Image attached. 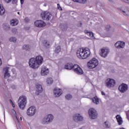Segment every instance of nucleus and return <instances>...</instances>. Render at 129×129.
<instances>
[{
  "mask_svg": "<svg viewBox=\"0 0 129 129\" xmlns=\"http://www.w3.org/2000/svg\"><path fill=\"white\" fill-rule=\"evenodd\" d=\"M5 71L4 77L5 78H9L11 76L10 73H9V67L4 68L3 69Z\"/></svg>",
  "mask_w": 129,
  "mask_h": 129,
  "instance_id": "obj_19",
  "label": "nucleus"
},
{
  "mask_svg": "<svg viewBox=\"0 0 129 129\" xmlns=\"http://www.w3.org/2000/svg\"><path fill=\"white\" fill-rule=\"evenodd\" d=\"M20 3L22 5H23L24 3H25V0H20Z\"/></svg>",
  "mask_w": 129,
  "mask_h": 129,
  "instance_id": "obj_43",
  "label": "nucleus"
},
{
  "mask_svg": "<svg viewBox=\"0 0 129 129\" xmlns=\"http://www.w3.org/2000/svg\"><path fill=\"white\" fill-rule=\"evenodd\" d=\"M24 21L26 23H28V22H30V20L28 18H25V19H24Z\"/></svg>",
  "mask_w": 129,
  "mask_h": 129,
  "instance_id": "obj_40",
  "label": "nucleus"
},
{
  "mask_svg": "<svg viewBox=\"0 0 129 129\" xmlns=\"http://www.w3.org/2000/svg\"><path fill=\"white\" fill-rule=\"evenodd\" d=\"M3 64V62H2V59L0 58V66Z\"/></svg>",
  "mask_w": 129,
  "mask_h": 129,
  "instance_id": "obj_45",
  "label": "nucleus"
},
{
  "mask_svg": "<svg viewBox=\"0 0 129 129\" xmlns=\"http://www.w3.org/2000/svg\"><path fill=\"white\" fill-rule=\"evenodd\" d=\"M43 43L45 46V47H46L47 48H49V46H50V44H49V42L47 41V40H44L43 41Z\"/></svg>",
  "mask_w": 129,
  "mask_h": 129,
  "instance_id": "obj_28",
  "label": "nucleus"
},
{
  "mask_svg": "<svg viewBox=\"0 0 129 129\" xmlns=\"http://www.w3.org/2000/svg\"><path fill=\"white\" fill-rule=\"evenodd\" d=\"M53 93L55 97H59V96L62 94V91H61V89H54L53 90Z\"/></svg>",
  "mask_w": 129,
  "mask_h": 129,
  "instance_id": "obj_18",
  "label": "nucleus"
},
{
  "mask_svg": "<svg viewBox=\"0 0 129 129\" xmlns=\"http://www.w3.org/2000/svg\"><path fill=\"white\" fill-rule=\"evenodd\" d=\"M89 115L92 119L97 118V112L94 108H90L88 111Z\"/></svg>",
  "mask_w": 129,
  "mask_h": 129,
  "instance_id": "obj_6",
  "label": "nucleus"
},
{
  "mask_svg": "<svg viewBox=\"0 0 129 129\" xmlns=\"http://www.w3.org/2000/svg\"><path fill=\"white\" fill-rule=\"evenodd\" d=\"M104 127H109V125H108V123L107 122H104Z\"/></svg>",
  "mask_w": 129,
  "mask_h": 129,
  "instance_id": "obj_34",
  "label": "nucleus"
},
{
  "mask_svg": "<svg viewBox=\"0 0 129 129\" xmlns=\"http://www.w3.org/2000/svg\"><path fill=\"white\" fill-rule=\"evenodd\" d=\"M57 9L58 10L62 11V8H61V6H60V4H57Z\"/></svg>",
  "mask_w": 129,
  "mask_h": 129,
  "instance_id": "obj_37",
  "label": "nucleus"
},
{
  "mask_svg": "<svg viewBox=\"0 0 129 129\" xmlns=\"http://www.w3.org/2000/svg\"><path fill=\"white\" fill-rule=\"evenodd\" d=\"M23 50H26V51H30V46H29L28 45H23Z\"/></svg>",
  "mask_w": 129,
  "mask_h": 129,
  "instance_id": "obj_26",
  "label": "nucleus"
},
{
  "mask_svg": "<svg viewBox=\"0 0 129 129\" xmlns=\"http://www.w3.org/2000/svg\"><path fill=\"white\" fill-rule=\"evenodd\" d=\"M36 91L35 93L37 95H39L40 93H42L43 92V87H42V85L39 84H36Z\"/></svg>",
  "mask_w": 129,
  "mask_h": 129,
  "instance_id": "obj_15",
  "label": "nucleus"
},
{
  "mask_svg": "<svg viewBox=\"0 0 129 129\" xmlns=\"http://www.w3.org/2000/svg\"><path fill=\"white\" fill-rule=\"evenodd\" d=\"M18 15H20V12H18Z\"/></svg>",
  "mask_w": 129,
  "mask_h": 129,
  "instance_id": "obj_48",
  "label": "nucleus"
},
{
  "mask_svg": "<svg viewBox=\"0 0 129 129\" xmlns=\"http://www.w3.org/2000/svg\"><path fill=\"white\" fill-rule=\"evenodd\" d=\"M27 104V97L25 96H21L18 100V105L20 109H24Z\"/></svg>",
  "mask_w": 129,
  "mask_h": 129,
  "instance_id": "obj_4",
  "label": "nucleus"
},
{
  "mask_svg": "<svg viewBox=\"0 0 129 129\" xmlns=\"http://www.w3.org/2000/svg\"><path fill=\"white\" fill-rule=\"evenodd\" d=\"M115 85V81L112 79H107L106 82V86L108 88H111V87H114Z\"/></svg>",
  "mask_w": 129,
  "mask_h": 129,
  "instance_id": "obj_10",
  "label": "nucleus"
},
{
  "mask_svg": "<svg viewBox=\"0 0 129 129\" xmlns=\"http://www.w3.org/2000/svg\"><path fill=\"white\" fill-rule=\"evenodd\" d=\"M87 35L88 36H89V37H91V38H92V37H93L94 36L93 33H92V32H89Z\"/></svg>",
  "mask_w": 129,
  "mask_h": 129,
  "instance_id": "obj_33",
  "label": "nucleus"
},
{
  "mask_svg": "<svg viewBox=\"0 0 129 129\" xmlns=\"http://www.w3.org/2000/svg\"><path fill=\"white\" fill-rule=\"evenodd\" d=\"M41 74L43 76H45V75H48V74H49V69L47 68L46 67H43L41 68Z\"/></svg>",
  "mask_w": 129,
  "mask_h": 129,
  "instance_id": "obj_17",
  "label": "nucleus"
},
{
  "mask_svg": "<svg viewBox=\"0 0 129 129\" xmlns=\"http://www.w3.org/2000/svg\"><path fill=\"white\" fill-rule=\"evenodd\" d=\"M109 53V49L107 47H103L101 49V51L100 52V55L101 57L103 58H105V57L107 56L108 53Z\"/></svg>",
  "mask_w": 129,
  "mask_h": 129,
  "instance_id": "obj_9",
  "label": "nucleus"
},
{
  "mask_svg": "<svg viewBox=\"0 0 129 129\" xmlns=\"http://www.w3.org/2000/svg\"><path fill=\"white\" fill-rule=\"evenodd\" d=\"M73 119L76 122H78V121H82L83 120V117L80 113H77L74 115Z\"/></svg>",
  "mask_w": 129,
  "mask_h": 129,
  "instance_id": "obj_13",
  "label": "nucleus"
},
{
  "mask_svg": "<svg viewBox=\"0 0 129 129\" xmlns=\"http://www.w3.org/2000/svg\"><path fill=\"white\" fill-rule=\"evenodd\" d=\"M34 25L37 28H44L46 26V23L42 20H37L34 22Z\"/></svg>",
  "mask_w": 129,
  "mask_h": 129,
  "instance_id": "obj_12",
  "label": "nucleus"
},
{
  "mask_svg": "<svg viewBox=\"0 0 129 129\" xmlns=\"http://www.w3.org/2000/svg\"><path fill=\"white\" fill-rule=\"evenodd\" d=\"M47 84H52L53 83V79L52 78H48L46 80Z\"/></svg>",
  "mask_w": 129,
  "mask_h": 129,
  "instance_id": "obj_25",
  "label": "nucleus"
},
{
  "mask_svg": "<svg viewBox=\"0 0 129 129\" xmlns=\"http://www.w3.org/2000/svg\"><path fill=\"white\" fill-rule=\"evenodd\" d=\"M10 102L12 104L13 107H16V105H15V104H14V102L12 100L10 99Z\"/></svg>",
  "mask_w": 129,
  "mask_h": 129,
  "instance_id": "obj_39",
  "label": "nucleus"
},
{
  "mask_svg": "<svg viewBox=\"0 0 129 129\" xmlns=\"http://www.w3.org/2000/svg\"><path fill=\"white\" fill-rule=\"evenodd\" d=\"M118 90L122 93L125 92V91L127 90V85L122 83L121 85L119 86Z\"/></svg>",
  "mask_w": 129,
  "mask_h": 129,
  "instance_id": "obj_14",
  "label": "nucleus"
},
{
  "mask_svg": "<svg viewBox=\"0 0 129 129\" xmlns=\"http://www.w3.org/2000/svg\"><path fill=\"white\" fill-rule=\"evenodd\" d=\"M90 54V49L87 47L80 48L77 50V56L79 59L81 60L88 58Z\"/></svg>",
  "mask_w": 129,
  "mask_h": 129,
  "instance_id": "obj_2",
  "label": "nucleus"
},
{
  "mask_svg": "<svg viewBox=\"0 0 129 129\" xmlns=\"http://www.w3.org/2000/svg\"><path fill=\"white\" fill-rule=\"evenodd\" d=\"M124 3H127L128 2V0H123Z\"/></svg>",
  "mask_w": 129,
  "mask_h": 129,
  "instance_id": "obj_46",
  "label": "nucleus"
},
{
  "mask_svg": "<svg viewBox=\"0 0 129 129\" xmlns=\"http://www.w3.org/2000/svg\"><path fill=\"white\" fill-rule=\"evenodd\" d=\"M10 42H14V43L17 42V38L16 37H12L9 39Z\"/></svg>",
  "mask_w": 129,
  "mask_h": 129,
  "instance_id": "obj_31",
  "label": "nucleus"
},
{
  "mask_svg": "<svg viewBox=\"0 0 129 129\" xmlns=\"http://www.w3.org/2000/svg\"><path fill=\"white\" fill-rule=\"evenodd\" d=\"M122 13H123L124 16H128V13L129 12H127V13H125V12L122 11Z\"/></svg>",
  "mask_w": 129,
  "mask_h": 129,
  "instance_id": "obj_41",
  "label": "nucleus"
},
{
  "mask_svg": "<svg viewBox=\"0 0 129 129\" xmlns=\"http://www.w3.org/2000/svg\"><path fill=\"white\" fill-rule=\"evenodd\" d=\"M84 32L85 33V34H87V35H88V34H89V31H88V30H85L84 31Z\"/></svg>",
  "mask_w": 129,
  "mask_h": 129,
  "instance_id": "obj_42",
  "label": "nucleus"
},
{
  "mask_svg": "<svg viewBox=\"0 0 129 129\" xmlns=\"http://www.w3.org/2000/svg\"><path fill=\"white\" fill-rule=\"evenodd\" d=\"M13 116L14 117H15V118L17 119V120H18V121H19V118H18V116L17 115V113L16 112V111L15 110H13Z\"/></svg>",
  "mask_w": 129,
  "mask_h": 129,
  "instance_id": "obj_27",
  "label": "nucleus"
},
{
  "mask_svg": "<svg viewBox=\"0 0 129 129\" xmlns=\"http://www.w3.org/2000/svg\"><path fill=\"white\" fill-rule=\"evenodd\" d=\"M116 119H117V121L119 125H121V124H122V118H121L120 115H117L116 116Z\"/></svg>",
  "mask_w": 129,
  "mask_h": 129,
  "instance_id": "obj_20",
  "label": "nucleus"
},
{
  "mask_svg": "<svg viewBox=\"0 0 129 129\" xmlns=\"http://www.w3.org/2000/svg\"><path fill=\"white\" fill-rule=\"evenodd\" d=\"M125 46V43L123 41H118L115 44V47L117 49H120V48H124Z\"/></svg>",
  "mask_w": 129,
  "mask_h": 129,
  "instance_id": "obj_16",
  "label": "nucleus"
},
{
  "mask_svg": "<svg viewBox=\"0 0 129 129\" xmlns=\"http://www.w3.org/2000/svg\"><path fill=\"white\" fill-rule=\"evenodd\" d=\"M81 26H82V23H80V27H81Z\"/></svg>",
  "mask_w": 129,
  "mask_h": 129,
  "instance_id": "obj_47",
  "label": "nucleus"
},
{
  "mask_svg": "<svg viewBox=\"0 0 129 129\" xmlns=\"http://www.w3.org/2000/svg\"><path fill=\"white\" fill-rule=\"evenodd\" d=\"M74 3H79V4H86L87 0H72Z\"/></svg>",
  "mask_w": 129,
  "mask_h": 129,
  "instance_id": "obj_24",
  "label": "nucleus"
},
{
  "mask_svg": "<svg viewBox=\"0 0 129 129\" xmlns=\"http://www.w3.org/2000/svg\"><path fill=\"white\" fill-rule=\"evenodd\" d=\"M37 111L36 107L34 106L30 107L27 110L26 113L29 116H33Z\"/></svg>",
  "mask_w": 129,
  "mask_h": 129,
  "instance_id": "obj_7",
  "label": "nucleus"
},
{
  "mask_svg": "<svg viewBox=\"0 0 129 129\" xmlns=\"http://www.w3.org/2000/svg\"><path fill=\"white\" fill-rule=\"evenodd\" d=\"M72 95H71V94H67L66 96V98L67 99V100H70L71 99H72Z\"/></svg>",
  "mask_w": 129,
  "mask_h": 129,
  "instance_id": "obj_30",
  "label": "nucleus"
},
{
  "mask_svg": "<svg viewBox=\"0 0 129 129\" xmlns=\"http://www.w3.org/2000/svg\"><path fill=\"white\" fill-rule=\"evenodd\" d=\"M54 119V117L52 114H48L46 118H44L43 119V124H48V122H50Z\"/></svg>",
  "mask_w": 129,
  "mask_h": 129,
  "instance_id": "obj_11",
  "label": "nucleus"
},
{
  "mask_svg": "<svg viewBox=\"0 0 129 129\" xmlns=\"http://www.w3.org/2000/svg\"><path fill=\"white\" fill-rule=\"evenodd\" d=\"M64 68L68 70H71L73 69L74 72L77 73V74H78V75H82V74H83V70H82V69L80 68V66L78 64H74L73 66V64L71 62L68 63L64 66Z\"/></svg>",
  "mask_w": 129,
  "mask_h": 129,
  "instance_id": "obj_3",
  "label": "nucleus"
},
{
  "mask_svg": "<svg viewBox=\"0 0 129 129\" xmlns=\"http://www.w3.org/2000/svg\"><path fill=\"white\" fill-rule=\"evenodd\" d=\"M12 4L13 5H17L18 4V0H12Z\"/></svg>",
  "mask_w": 129,
  "mask_h": 129,
  "instance_id": "obj_35",
  "label": "nucleus"
},
{
  "mask_svg": "<svg viewBox=\"0 0 129 129\" xmlns=\"http://www.w3.org/2000/svg\"><path fill=\"white\" fill-rule=\"evenodd\" d=\"M68 28V25H67V24L64 25H63L62 31H66V30H67Z\"/></svg>",
  "mask_w": 129,
  "mask_h": 129,
  "instance_id": "obj_32",
  "label": "nucleus"
},
{
  "mask_svg": "<svg viewBox=\"0 0 129 129\" xmlns=\"http://www.w3.org/2000/svg\"><path fill=\"white\" fill-rule=\"evenodd\" d=\"M19 24V21L17 19H13L11 21V26H17Z\"/></svg>",
  "mask_w": 129,
  "mask_h": 129,
  "instance_id": "obj_22",
  "label": "nucleus"
},
{
  "mask_svg": "<svg viewBox=\"0 0 129 129\" xmlns=\"http://www.w3.org/2000/svg\"><path fill=\"white\" fill-rule=\"evenodd\" d=\"M4 14H6V9H5L4 6L0 4V16H4Z\"/></svg>",
  "mask_w": 129,
  "mask_h": 129,
  "instance_id": "obj_21",
  "label": "nucleus"
},
{
  "mask_svg": "<svg viewBox=\"0 0 129 129\" xmlns=\"http://www.w3.org/2000/svg\"><path fill=\"white\" fill-rule=\"evenodd\" d=\"M106 31H108L110 29V25H108L105 27Z\"/></svg>",
  "mask_w": 129,
  "mask_h": 129,
  "instance_id": "obj_36",
  "label": "nucleus"
},
{
  "mask_svg": "<svg viewBox=\"0 0 129 129\" xmlns=\"http://www.w3.org/2000/svg\"><path fill=\"white\" fill-rule=\"evenodd\" d=\"M44 58L41 55H38L36 58H31L29 60V64L30 67L33 69H38L40 65H42Z\"/></svg>",
  "mask_w": 129,
  "mask_h": 129,
  "instance_id": "obj_1",
  "label": "nucleus"
},
{
  "mask_svg": "<svg viewBox=\"0 0 129 129\" xmlns=\"http://www.w3.org/2000/svg\"><path fill=\"white\" fill-rule=\"evenodd\" d=\"M61 51V47L60 46H58L57 47H56L55 50V53H59Z\"/></svg>",
  "mask_w": 129,
  "mask_h": 129,
  "instance_id": "obj_29",
  "label": "nucleus"
},
{
  "mask_svg": "<svg viewBox=\"0 0 129 129\" xmlns=\"http://www.w3.org/2000/svg\"><path fill=\"white\" fill-rule=\"evenodd\" d=\"M97 65H98V60L95 58H93L88 63V67L90 69L95 68Z\"/></svg>",
  "mask_w": 129,
  "mask_h": 129,
  "instance_id": "obj_5",
  "label": "nucleus"
},
{
  "mask_svg": "<svg viewBox=\"0 0 129 129\" xmlns=\"http://www.w3.org/2000/svg\"><path fill=\"white\" fill-rule=\"evenodd\" d=\"M12 1V0H4V2H5L6 4H10Z\"/></svg>",
  "mask_w": 129,
  "mask_h": 129,
  "instance_id": "obj_38",
  "label": "nucleus"
},
{
  "mask_svg": "<svg viewBox=\"0 0 129 129\" xmlns=\"http://www.w3.org/2000/svg\"><path fill=\"white\" fill-rule=\"evenodd\" d=\"M41 17L42 20H47V21H49V20L51 19L52 15L47 11H44L41 13Z\"/></svg>",
  "mask_w": 129,
  "mask_h": 129,
  "instance_id": "obj_8",
  "label": "nucleus"
},
{
  "mask_svg": "<svg viewBox=\"0 0 129 129\" xmlns=\"http://www.w3.org/2000/svg\"><path fill=\"white\" fill-rule=\"evenodd\" d=\"M92 101L95 104H98L99 103V99L97 96H95L92 99Z\"/></svg>",
  "mask_w": 129,
  "mask_h": 129,
  "instance_id": "obj_23",
  "label": "nucleus"
},
{
  "mask_svg": "<svg viewBox=\"0 0 129 129\" xmlns=\"http://www.w3.org/2000/svg\"><path fill=\"white\" fill-rule=\"evenodd\" d=\"M20 119L21 120H22V117H20Z\"/></svg>",
  "mask_w": 129,
  "mask_h": 129,
  "instance_id": "obj_49",
  "label": "nucleus"
},
{
  "mask_svg": "<svg viewBox=\"0 0 129 129\" xmlns=\"http://www.w3.org/2000/svg\"><path fill=\"white\" fill-rule=\"evenodd\" d=\"M101 94L102 95H105V93H104L103 91H101Z\"/></svg>",
  "mask_w": 129,
  "mask_h": 129,
  "instance_id": "obj_44",
  "label": "nucleus"
}]
</instances>
